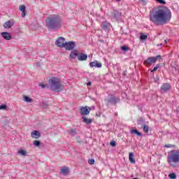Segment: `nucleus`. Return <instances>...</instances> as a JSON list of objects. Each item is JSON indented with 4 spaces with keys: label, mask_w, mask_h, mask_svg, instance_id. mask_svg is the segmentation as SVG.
I'll use <instances>...</instances> for the list:
<instances>
[{
    "label": "nucleus",
    "mask_w": 179,
    "mask_h": 179,
    "mask_svg": "<svg viewBox=\"0 0 179 179\" xmlns=\"http://www.w3.org/2000/svg\"><path fill=\"white\" fill-rule=\"evenodd\" d=\"M150 20L157 26L166 24L171 20V10L166 6L154 8L150 12Z\"/></svg>",
    "instance_id": "obj_1"
},
{
    "label": "nucleus",
    "mask_w": 179,
    "mask_h": 179,
    "mask_svg": "<svg viewBox=\"0 0 179 179\" xmlns=\"http://www.w3.org/2000/svg\"><path fill=\"white\" fill-rule=\"evenodd\" d=\"M46 27L49 30H59L62 27V19L58 15H51L45 20Z\"/></svg>",
    "instance_id": "obj_2"
},
{
    "label": "nucleus",
    "mask_w": 179,
    "mask_h": 179,
    "mask_svg": "<svg viewBox=\"0 0 179 179\" xmlns=\"http://www.w3.org/2000/svg\"><path fill=\"white\" fill-rule=\"evenodd\" d=\"M167 163L171 167H176V164L179 163V150H173L169 152Z\"/></svg>",
    "instance_id": "obj_3"
},
{
    "label": "nucleus",
    "mask_w": 179,
    "mask_h": 179,
    "mask_svg": "<svg viewBox=\"0 0 179 179\" xmlns=\"http://www.w3.org/2000/svg\"><path fill=\"white\" fill-rule=\"evenodd\" d=\"M49 85L50 88L53 92H62L64 90L62 88V83H61V80L56 77H52L50 79H49Z\"/></svg>",
    "instance_id": "obj_4"
},
{
    "label": "nucleus",
    "mask_w": 179,
    "mask_h": 179,
    "mask_svg": "<svg viewBox=\"0 0 179 179\" xmlns=\"http://www.w3.org/2000/svg\"><path fill=\"white\" fill-rule=\"evenodd\" d=\"M76 57L79 61L87 60V55L84 54L83 52H79L78 50H73L71 52L69 55V58L71 59H76Z\"/></svg>",
    "instance_id": "obj_5"
},
{
    "label": "nucleus",
    "mask_w": 179,
    "mask_h": 179,
    "mask_svg": "<svg viewBox=\"0 0 179 179\" xmlns=\"http://www.w3.org/2000/svg\"><path fill=\"white\" fill-rule=\"evenodd\" d=\"M80 114L82 115L83 122L85 124H90V119L86 117V115H89V114H90V110H89L87 106L80 108Z\"/></svg>",
    "instance_id": "obj_6"
},
{
    "label": "nucleus",
    "mask_w": 179,
    "mask_h": 179,
    "mask_svg": "<svg viewBox=\"0 0 179 179\" xmlns=\"http://www.w3.org/2000/svg\"><path fill=\"white\" fill-rule=\"evenodd\" d=\"M157 59H162V55H159L156 57H148L145 62L144 64L146 66H150L153 64H156Z\"/></svg>",
    "instance_id": "obj_7"
},
{
    "label": "nucleus",
    "mask_w": 179,
    "mask_h": 179,
    "mask_svg": "<svg viewBox=\"0 0 179 179\" xmlns=\"http://www.w3.org/2000/svg\"><path fill=\"white\" fill-rule=\"evenodd\" d=\"M65 38L61 36L57 38V40L55 42V45L57 47H59L60 48H64L65 47Z\"/></svg>",
    "instance_id": "obj_8"
},
{
    "label": "nucleus",
    "mask_w": 179,
    "mask_h": 179,
    "mask_svg": "<svg viewBox=\"0 0 179 179\" xmlns=\"http://www.w3.org/2000/svg\"><path fill=\"white\" fill-rule=\"evenodd\" d=\"M75 47H76V43L74 41L66 42L64 48L67 51H72Z\"/></svg>",
    "instance_id": "obj_9"
},
{
    "label": "nucleus",
    "mask_w": 179,
    "mask_h": 179,
    "mask_svg": "<svg viewBox=\"0 0 179 179\" xmlns=\"http://www.w3.org/2000/svg\"><path fill=\"white\" fill-rule=\"evenodd\" d=\"M171 90V85L169 83H163L160 88L162 93H167Z\"/></svg>",
    "instance_id": "obj_10"
},
{
    "label": "nucleus",
    "mask_w": 179,
    "mask_h": 179,
    "mask_svg": "<svg viewBox=\"0 0 179 179\" xmlns=\"http://www.w3.org/2000/svg\"><path fill=\"white\" fill-rule=\"evenodd\" d=\"M13 24H15V21H13V20H10L3 24V27L4 29H10Z\"/></svg>",
    "instance_id": "obj_11"
},
{
    "label": "nucleus",
    "mask_w": 179,
    "mask_h": 179,
    "mask_svg": "<svg viewBox=\"0 0 179 179\" xmlns=\"http://www.w3.org/2000/svg\"><path fill=\"white\" fill-rule=\"evenodd\" d=\"M1 37H3V38L4 40H8V41L12 40V35H10V33H9V32H6V31L2 32L1 34Z\"/></svg>",
    "instance_id": "obj_12"
},
{
    "label": "nucleus",
    "mask_w": 179,
    "mask_h": 179,
    "mask_svg": "<svg viewBox=\"0 0 179 179\" xmlns=\"http://www.w3.org/2000/svg\"><path fill=\"white\" fill-rule=\"evenodd\" d=\"M69 172H70V170L68 166H64L60 170V173L63 176H68V174H69Z\"/></svg>",
    "instance_id": "obj_13"
},
{
    "label": "nucleus",
    "mask_w": 179,
    "mask_h": 179,
    "mask_svg": "<svg viewBox=\"0 0 179 179\" xmlns=\"http://www.w3.org/2000/svg\"><path fill=\"white\" fill-rule=\"evenodd\" d=\"M31 136L34 139H38L41 135L40 134V131L35 130L31 133Z\"/></svg>",
    "instance_id": "obj_14"
},
{
    "label": "nucleus",
    "mask_w": 179,
    "mask_h": 179,
    "mask_svg": "<svg viewBox=\"0 0 179 179\" xmlns=\"http://www.w3.org/2000/svg\"><path fill=\"white\" fill-rule=\"evenodd\" d=\"M103 64H101V62H99L97 61H95V62H92L90 63V66L91 67H93V66H95V68H101Z\"/></svg>",
    "instance_id": "obj_15"
},
{
    "label": "nucleus",
    "mask_w": 179,
    "mask_h": 179,
    "mask_svg": "<svg viewBox=\"0 0 179 179\" xmlns=\"http://www.w3.org/2000/svg\"><path fill=\"white\" fill-rule=\"evenodd\" d=\"M121 17V13L118 12L117 10L113 11V18L116 19V20H118Z\"/></svg>",
    "instance_id": "obj_16"
},
{
    "label": "nucleus",
    "mask_w": 179,
    "mask_h": 179,
    "mask_svg": "<svg viewBox=\"0 0 179 179\" xmlns=\"http://www.w3.org/2000/svg\"><path fill=\"white\" fill-rule=\"evenodd\" d=\"M101 27L103 30L107 31V30H108V27H110V24L107 22H102Z\"/></svg>",
    "instance_id": "obj_17"
},
{
    "label": "nucleus",
    "mask_w": 179,
    "mask_h": 179,
    "mask_svg": "<svg viewBox=\"0 0 179 179\" xmlns=\"http://www.w3.org/2000/svg\"><path fill=\"white\" fill-rule=\"evenodd\" d=\"M130 134L132 135H136L137 136H142V133L138 131V129H131Z\"/></svg>",
    "instance_id": "obj_18"
},
{
    "label": "nucleus",
    "mask_w": 179,
    "mask_h": 179,
    "mask_svg": "<svg viewBox=\"0 0 179 179\" xmlns=\"http://www.w3.org/2000/svg\"><path fill=\"white\" fill-rule=\"evenodd\" d=\"M129 160L133 164H135V163H136V161H135V159H134V152H130L129 153Z\"/></svg>",
    "instance_id": "obj_19"
},
{
    "label": "nucleus",
    "mask_w": 179,
    "mask_h": 179,
    "mask_svg": "<svg viewBox=\"0 0 179 179\" xmlns=\"http://www.w3.org/2000/svg\"><path fill=\"white\" fill-rule=\"evenodd\" d=\"M117 103V98L112 97L108 99V104H116Z\"/></svg>",
    "instance_id": "obj_20"
},
{
    "label": "nucleus",
    "mask_w": 179,
    "mask_h": 179,
    "mask_svg": "<svg viewBox=\"0 0 179 179\" xmlns=\"http://www.w3.org/2000/svg\"><path fill=\"white\" fill-rule=\"evenodd\" d=\"M138 125H140L141 127H144L145 124V120L142 117L139 118V120L137 121Z\"/></svg>",
    "instance_id": "obj_21"
},
{
    "label": "nucleus",
    "mask_w": 179,
    "mask_h": 179,
    "mask_svg": "<svg viewBox=\"0 0 179 179\" xmlns=\"http://www.w3.org/2000/svg\"><path fill=\"white\" fill-rule=\"evenodd\" d=\"M23 101H25L26 103H33V99H31L30 97L27 96H23Z\"/></svg>",
    "instance_id": "obj_22"
},
{
    "label": "nucleus",
    "mask_w": 179,
    "mask_h": 179,
    "mask_svg": "<svg viewBox=\"0 0 179 179\" xmlns=\"http://www.w3.org/2000/svg\"><path fill=\"white\" fill-rule=\"evenodd\" d=\"M76 134H78V132L76 131V129H71L69 131V134H70L71 136H75V135H76Z\"/></svg>",
    "instance_id": "obj_23"
},
{
    "label": "nucleus",
    "mask_w": 179,
    "mask_h": 179,
    "mask_svg": "<svg viewBox=\"0 0 179 179\" xmlns=\"http://www.w3.org/2000/svg\"><path fill=\"white\" fill-rule=\"evenodd\" d=\"M143 128V131L145 133V134H149V126L145 124L144 126L142 127Z\"/></svg>",
    "instance_id": "obj_24"
},
{
    "label": "nucleus",
    "mask_w": 179,
    "mask_h": 179,
    "mask_svg": "<svg viewBox=\"0 0 179 179\" xmlns=\"http://www.w3.org/2000/svg\"><path fill=\"white\" fill-rule=\"evenodd\" d=\"M27 152L24 150L22 149H20V150H18V155H21V156H27Z\"/></svg>",
    "instance_id": "obj_25"
},
{
    "label": "nucleus",
    "mask_w": 179,
    "mask_h": 179,
    "mask_svg": "<svg viewBox=\"0 0 179 179\" xmlns=\"http://www.w3.org/2000/svg\"><path fill=\"white\" fill-rule=\"evenodd\" d=\"M147 38H148V35H146V34H142L140 36V39L142 40L143 41H145V40H146Z\"/></svg>",
    "instance_id": "obj_26"
},
{
    "label": "nucleus",
    "mask_w": 179,
    "mask_h": 179,
    "mask_svg": "<svg viewBox=\"0 0 179 179\" xmlns=\"http://www.w3.org/2000/svg\"><path fill=\"white\" fill-rule=\"evenodd\" d=\"M169 178L171 179H176L177 178V175H176L175 173H171L169 175Z\"/></svg>",
    "instance_id": "obj_27"
},
{
    "label": "nucleus",
    "mask_w": 179,
    "mask_h": 179,
    "mask_svg": "<svg viewBox=\"0 0 179 179\" xmlns=\"http://www.w3.org/2000/svg\"><path fill=\"white\" fill-rule=\"evenodd\" d=\"M48 102H47V101H43V103H42V107L43 108H48Z\"/></svg>",
    "instance_id": "obj_28"
},
{
    "label": "nucleus",
    "mask_w": 179,
    "mask_h": 179,
    "mask_svg": "<svg viewBox=\"0 0 179 179\" xmlns=\"http://www.w3.org/2000/svg\"><path fill=\"white\" fill-rule=\"evenodd\" d=\"M41 142L39 141H34V143H33V145H34V146H36V148H38V146H40L41 145Z\"/></svg>",
    "instance_id": "obj_29"
},
{
    "label": "nucleus",
    "mask_w": 179,
    "mask_h": 179,
    "mask_svg": "<svg viewBox=\"0 0 179 179\" xmlns=\"http://www.w3.org/2000/svg\"><path fill=\"white\" fill-rule=\"evenodd\" d=\"M19 9L21 12H23V11L26 10V6H23V5H20L19 7Z\"/></svg>",
    "instance_id": "obj_30"
},
{
    "label": "nucleus",
    "mask_w": 179,
    "mask_h": 179,
    "mask_svg": "<svg viewBox=\"0 0 179 179\" xmlns=\"http://www.w3.org/2000/svg\"><path fill=\"white\" fill-rule=\"evenodd\" d=\"M0 110H8V106L5 104L0 105Z\"/></svg>",
    "instance_id": "obj_31"
},
{
    "label": "nucleus",
    "mask_w": 179,
    "mask_h": 179,
    "mask_svg": "<svg viewBox=\"0 0 179 179\" xmlns=\"http://www.w3.org/2000/svg\"><path fill=\"white\" fill-rule=\"evenodd\" d=\"M159 68H160V64H157L156 66L151 70V72H156Z\"/></svg>",
    "instance_id": "obj_32"
},
{
    "label": "nucleus",
    "mask_w": 179,
    "mask_h": 179,
    "mask_svg": "<svg viewBox=\"0 0 179 179\" xmlns=\"http://www.w3.org/2000/svg\"><path fill=\"white\" fill-rule=\"evenodd\" d=\"M159 3H162V5H166V1L164 0H155Z\"/></svg>",
    "instance_id": "obj_33"
},
{
    "label": "nucleus",
    "mask_w": 179,
    "mask_h": 179,
    "mask_svg": "<svg viewBox=\"0 0 179 179\" xmlns=\"http://www.w3.org/2000/svg\"><path fill=\"white\" fill-rule=\"evenodd\" d=\"M164 148H176V145L171 144H166L164 145Z\"/></svg>",
    "instance_id": "obj_34"
},
{
    "label": "nucleus",
    "mask_w": 179,
    "mask_h": 179,
    "mask_svg": "<svg viewBox=\"0 0 179 179\" xmlns=\"http://www.w3.org/2000/svg\"><path fill=\"white\" fill-rule=\"evenodd\" d=\"M110 146L114 147V146H116L117 143H116L115 141H111V142L110 143Z\"/></svg>",
    "instance_id": "obj_35"
},
{
    "label": "nucleus",
    "mask_w": 179,
    "mask_h": 179,
    "mask_svg": "<svg viewBox=\"0 0 179 179\" xmlns=\"http://www.w3.org/2000/svg\"><path fill=\"white\" fill-rule=\"evenodd\" d=\"M121 50L123 51H128V48L127 46H122Z\"/></svg>",
    "instance_id": "obj_36"
},
{
    "label": "nucleus",
    "mask_w": 179,
    "mask_h": 179,
    "mask_svg": "<svg viewBox=\"0 0 179 179\" xmlns=\"http://www.w3.org/2000/svg\"><path fill=\"white\" fill-rule=\"evenodd\" d=\"M21 16L22 17H24V16H26V10L22 11Z\"/></svg>",
    "instance_id": "obj_37"
},
{
    "label": "nucleus",
    "mask_w": 179,
    "mask_h": 179,
    "mask_svg": "<svg viewBox=\"0 0 179 179\" xmlns=\"http://www.w3.org/2000/svg\"><path fill=\"white\" fill-rule=\"evenodd\" d=\"M39 86H40L41 87H42V89L45 88V85H44L43 83H40V84H39Z\"/></svg>",
    "instance_id": "obj_38"
},
{
    "label": "nucleus",
    "mask_w": 179,
    "mask_h": 179,
    "mask_svg": "<svg viewBox=\"0 0 179 179\" xmlns=\"http://www.w3.org/2000/svg\"><path fill=\"white\" fill-rule=\"evenodd\" d=\"M140 2H142L143 5L146 4V1L145 0H140Z\"/></svg>",
    "instance_id": "obj_39"
},
{
    "label": "nucleus",
    "mask_w": 179,
    "mask_h": 179,
    "mask_svg": "<svg viewBox=\"0 0 179 179\" xmlns=\"http://www.w3.org/2000/svg\"><path fill=\"white\" fill-rule=\"evenodd\" d=\"M90 164H94V160L93 159H90Z\"/></svg>",
    "instance_id": "obj_40"
},
{
    "label": "nucleus",
    "mask_w": 179,
    "mask_h": 179,
    "mask_svg": "<svg viewBox=\"0 0 179 179\" xmlns=\"http://www.w3.org/2000/svg\"><path fill=\"white\" fill-rule=\"evenodd\" d=\"M87 86H90V81L87 83Z\"/></svg>",
    "instance_id": "obj_41"
},
{
    "label": "nucleus",
    "mask_w": 179,
    "mask_h": 179,
    "mask_svg": "<svg viewBox=\"0 0 179 179\" xmlns=\"http://www.w3.org/2000/svg\"><path fill=\"white\" fill-rule=\"evenodd\" d=\"M96 117H100V113H96Z\"/></svg>",
    "instance_id": "obj_42"
},
{
    "label": "nucleus",
    "mask_w": 179,
    "mask_h": 179,
    "mask_svg": "<svg viewBox=\"0 0 179 179\" xmlns=\"http://www.w3.org/2000/svg\"><path fill=\"white\" fill-rule=\"evenodd\" d=\"M99 41H101V43H104V41L99 39Z\"/></svg>",
    "instance_id": "obj_43"
},
{
    "label": "nucleus",
    "mask_w": 179,
    "mask_h": 179,
    "mask_svg": "<svg viewBox=\"0 0 179 179\" xmlns=\"http://www.w3.org/2000/svg\"><path fill=\"white\" fill-rule=\"evenodd\" d=\"M90 110H94V106L91 107Z\"/></svg>",
    "instance_id": "obj_44"
},
{
    "label": "nucleus",
    "mask_w": 179,
    "mask_h": 179,
    "mask_svg": "<svg viewBox=\"0 0 179 179\" xmlns=\"http://www.w3.org/2000/svg\"><path fill=\"white\" fill-rule=\"evenodd\" d=\"M88 164H90V159H88Z\"/></svg>",
    "instance_id": "obj_45"
},
{
    "label": "nucleus",
    "mask_w": 179,
    "mask_h": 179,
    "mask_svg": "<svg viewBox=\"0 0 179 179\" xmlns=\"http://www.w3.org/2000/svg\"><path fill=\"white\" fill-rule=\"evenodd\" d=\"M164 41H165V43L167 44V40H165Z\"/></svg>",
    "instance_id": "obj_46"
},
{
    "label": "nucleus",
    "mask_w": 179,
    "mask_h": 179,
    "mask_svg": "<svg viewBox=\"0 0 179 179\" xmlns=\"http://www.w3.org/2000/svg\"><path fill=\"white\" fill-rule=\"evenodd\" d=\"M178 113H179V106H178Z\"/></svg>",
    "instance_id": "obj_47"
},
{
    "label": "nucleus",
    "mask_w": 179,
    "mask_h": 179,
    "mask_svg": "<svg viewBox=\"0 0 179 179\" xmlns=\"http://www.w3.org/2000/svg\"><path fill=\"white\" fill-rule=\"evenodd\" d=\"M117 2H120V1H121V0H116Z\"/></svg>",
    "instance_id": "obj_48"
},
{
    "label": "nucleus",
    "mask_w": 179,
    "mask_h": 179,
    "mask_svg": "<svg viewBox=\"0 0 179 179\" xmlns=\"http://www.w3.org/2000/svg\"><path fill=\"white\" fill-rule=\"evenodd\" d=\"M115 115H117V113H115Z\"/></svg>",
    "instance_id": "obj_49"
},
{
    "label": "nucleus",
    "mask_w": 179,
    "mask_h": 179,
    "mask_svg": "<svg viewBox=\"0 0 179 179\" xmlns=\"http://www.w3.org/2000/svg\"><path fill=\"white\" fill-rule=\"evenodd\" d=\"M162 44L161 43L159 45H162Z\"/></svg>",
    "instance_id": "obj_50"
},
{
    "label": "nucleus",
    "mask_w": 179,
    "mask_h": 179,
    "mask_svg": "<svg viewBox=\"0 0 179 179\" xmlns=\"http://www.w3.org/2000/svg\"><path fill=\"white\" fill-rule=\"evenodd\" d=\"M124 75H125V72L124 73Z\"/></svg>",
    "instance_id": "obj_51"
},
{
    "label": "nucleus",
    "mask_w": 179,
    "mask_h": 179,
    "mask_svg": "<svg viewBox=\"0 0 179 179\" xmlns=\"http://www.w3.org/2000/svg\"><path fill=\"white\" fill-rule=\"evenodd\" d=\"M90 122H92V120H90Z\"/></svg>",
    "instance_id": "obj_52"
}]
</instances>
